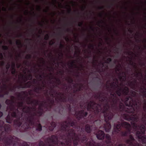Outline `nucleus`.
Returning a JSON list of instances; mask_svg holds the SVG:
<instances>
[{"label": "nucleus", "mask_w": 146, "mask_h": 146, "mask_svg": "<svg viewBox=\"0 0 146 146\" xmlns=\"http://www.w3.org/2000/svg\"><path fill=\"white\" fill-rule=\"evenodd\" d=\"M52 90L50 92L51 93L50 94V95L51 96L54 97V93H55L56 95H57L60 96L59 97L58 96L57 97L59 100L63 102H66V97H62L64 96V93L61 92L58 93L56 92V90H52Z\"/></svg>", "instance_id": "f8f14e48"}, {"label": "nucleus", "mask_w": 146, "mask_h": 146, "mask_svg": "<svg viewBox=\"0 0 146 146\" xmlns=\"http://www.w3.org/2000/svg\"><path fill=\"white\" fill-rule=\"evenodd\" d=\"M98 62V60L96 59H94L93 61V64H95L96 62Z\"/></svg>", "instance_id": "13d9d810"}, {"label": "nucleus", "mask_w": 146, "mask_h": 146, "mask_svg": "<svg viewBox=\"0 0 146 146\" xmlns=\"http://www.w3.org/2000/svg\"><path fill=\"white\" fill-rule=\"evenodd\" d=\"M23 105L24 102L23 101L19 102H17L18 108H17L18 109V110H19V109L22 110V111H20V112H22L23 113H23H24V112L23 111V107L25 106H24ZM23 117V116L21 118H21H22Z\"/></svg>", "instance_id": "aec40b11"}, {"label": "nucleus", "mask_w": 146, "mask_h": 146, "mask_svg": "<svg viewBox=\"0 0 146 146\" xmlns=\"http://www.w3.org/2000/svg\"><path fill=\"white\" fill-rule=\"evenodd\" d=\"M16 88H15V86L13 88L11 89V91L12 92H15V89Z\"/></svg>", "instance_id": "4d7b16f0"}, {"label": "nucleus", "mask_w": 146, "mask_h": 146, "mask_svg": "<svg viewBox=\"0 0 146 146\" xmlns=\"http://www.w3.org/2000/svg\"><path fill=\"white\" fill-rule=\"evenodd\" d=\"M87 103V110L93 112V114L90 115L88 119V121L93 123V124H86L85 126L86 131L90 133L92 130H95L98 127L101 128L102 126L106 132H109L111 128L110 121L111 119L112 115L109 116L107 113L109 109L108 103L106 104L103 112L101 113V106L97 104L95 102L90 101Z\"/></svg>", "instance_id": "f03ea898"}, {"label": "nucleus", "mask_w": 146, "mask_h": 146, "mask_svg": "<svg viewBox=\"0 0 146 146\" xmlns=\"http://www.w3.org/2000/svg\"><path fill=\"white\" fill-rule=\"evenodd\" d=\"M15 99L11 100L10 106L9 108L10 110L12 112H9L8 115L5 118L6 122L9 123H11L13 120V118H15L16 119L14 120V123L15 125H17L19 126L21 123L20 122L21 118L23 116V113L20 112L18 108L13 105V104L15 103Z\"/></svg>", "instance_id": "20e7f679"}, {"label": "nucleus", "mask_w": 146, "mask_h": 146, "mask_svg": "<svg viewBox=\"0 0 146 146\" xmlns=\"http://www.w3.org/2000/svg\"><path fill=\"white\" fill-rule=\"evenodd\" d=\"M66 80H67L68 82L70 83H72L73 81V79L71 78H69L68 79H66Z\"/></svg>", "instance_id": "72a5a7b5"}, {"label": "nucleus", "mask_w": 146, "mask_h": 146, "mask_svg": "<svg viewBox=\"0 0 146 146\" xmlns=\"http://www.w3.org/2000/svg\"><path fill=\"white\" fill-rule=\"evenodd\" d=\"M81 87H80L79 88H78L77 89H76V90H74L73 91V92L74 93H76V92H78V91H81Z\"/></svg>", "instance_id": "58836bf2"}, {"label": "nucleus", "mask_w": 146, "mask_h": 146, "mask_svg": "<svg viewBox=\"0 0 146 146\" xmlns=\"http://www.w3.org/2000/svg\"><path fill=\"white\" fill-rule=\"evenodd\" d=\"M49 38V35L48 34H47L44 37V39L46 40H47Z\"/></svg>", "instance_id": "a19ab883"}, {"label": "nucleus", "mask_w": 146, "mask_h": 146, "mask_svg": "<svg viewBox=\"0 0 146 146\" xmlns=\"http://www.w3.org/2000/svg\"><path fill=\"white\" fill-rule=\"evenodd\" d=\"M97 71L99 73H101L102 72L103 70L102 69L98 68L97 70Z\"/></svg>", "instance_id": "603ef678"}, {"label": "nucleus", "mask_w": 146, "mask_h": 146, "mask_svg": "<svg viewBox=\"0 0 146 146\" xmlns=\"http://www.w3.org/2000/svg\"><path fill=\"white\" fill-rule=\"evenodd\" d=\"M70 94L71 95V96H69L68 97V100L70 103L72 104L73 105V108H75L76 107L78 101L76 99L74 98V97L75 96V94H74L73 96H72V94L71 93H70Z\"/></svg>", "instance_id": "ddd939ff"}, {"label": "nucleus", "mask_w": 146, "mask_h": 146, "mask_svg": "<svg viewBox=\"0 0 146 146\" xmlns=\"http://www.w3.org/2000/svg\"><path fill=\"white\" fill-rule=\"evenodd\" d=\"M85 104V103L84 102H83V105H82L81 104H80V108H82L83 107Z\"/></svg>", "instance_id": "6e6d98bb"}, {"label": "nucleus", "mask_w": 146, "mask_h": 146, "mask_svg": "<svg viewBox=\"0 0 146 146\" xmlns=\"http://www.w3.org/2000/svg\"><path fill=\"white\" fill-rule=\"evenodd\" d=\"M64 47V45L62 44L61 42H60V48L61 49H62Z\"/></svg>", "instance_id": "de8ad7c7"}, {"label": "nucleus", "mask_w": 146, "mask_h": 146, "mask_svg": "<svg viewBox=\"0 0 146 146\" xmlns=\"http://www.w3.org/2000/svg\"><path fill=\"white\" fill-rule=\"evenodd\" d=\"M10 64L9 63H8L7 65L6 66V68L7 70V71L6 72V73H7L8 70H9L10 67Z\"/></svg>", "instance_id": "f704fd0d"}, {"label": "nucleus", "mask_w": 146, "mask_h": 146, "mask_svg": "<svg viewBox=\"0 0 146 146\" xmlns=\"http://www.w3.org/2000/svg\"><path fill=\"white\" fill-rule=\"evenodd\" d=\"M33 82L34 84H36L37 83V81L36 79H33Z\"/></svg>", "instance_id": "a18cd8bd"}, {"label": "nucleus", "mask_w": 146, "mask_h": 146, "mask_svg": "<svg viewBox=\"0 0 146 146\" xmlns=\"http://www.w3.org/2000/svg\"><path fill=\"white\" fill-rule=\"evenodd\" d=\"M104 23V21L102 20L98 22V25H99V24L100 23Z\"/></svg>", "instance_id": "052dcab7"}, {"label": "nucleus", "mask_w": 146, "mask_h": 146, "mask_svg": "<svg viewBox=\"0 0 146 146\" xmlns=\"http://www.w3.org/2000/svg\"><path fill=\"white\" fill-rule=\"evenodd\" d=\"M11 74H12L15 75L16 73V70L14 68H12Z\"/></svg>", "instance_id": "2f4dec72"}, {"label": "nucleus", "mask_w": 146, "mask_h": 146, "mask_svg": "<svg viewBox=\"0 0 146 146\" xmlns=\"http://www.w3.org/2000/svg\"><path fill=\"white\" fill-rule=\"evenodd\" d=\"M32 56L30 54H27L25 57V58L26 59H31V58Z\"/></svg>", "instance_id": "e433bc0d"}, {"label": "nucleus", "mask_w": 146, "mask_h": 146, "mask_svg": "<svg viewBox=\"0 0 146 146\" xmlns=\"http://www.w3.org/2000/svg\"><path fill=\"white\" fill-rule=\"evenodd\" d=\"M38 110L44 111V110H43V108H42V107L40 106H39V107H38Z\"/></svg>", "instance_id": "c03bdc74"}, {"label": "nucleus", "mask_w": 146, "mask_h": 146, "mask_svg": "<svg viewBox=\"0 0 146 146\" xmlns=\"http://www.w3.org/2000/svg\"><path fill=\"white\" fill-rule=\"evenodd\" d=\"M105 135L104 132L100 130L98 131L96 134V137L98 139L101 140H103L104 139Z\"/></svg>", "instance_id": "f3484780"}, {"label": "nucleus", "mask_w": 146, "mask_h": 146, "mask_svg": "<svg viewBox=\"0 0 146 146\" xmlns=\"http://www.w3.org/2000/svg\"><path fill=\"white\" fill-rule=\"evenodd\" d=\"M74 63L75 61L74 60L72 61V62L70 63V64L72 67H73V66L74 65Z\"/></svg>", "instance_id": "864d4df0"}, {"label": "nucleus", "mask_w": 146, "mask_h": 146, "mask_svg": "<svg viewBox=\"0 0 146 146\" xmlns=\"http://www.w3.org/2000/svg\"><path fill=\"white\" fill-rule=\"evenodd\" d=\"M47 68H49L50 69L49 70V71H51V69H53V68L52 67H48V66H47Z\"/></svg>", "instance_id": "680f3d73"}, {"label": "nucleus", "mask_w": 146, "mask_h": 146, "mask_svg": "<svg viewBox=\"0 0 146 146\" xmlns=\"http://www.w3.org/2000/svg\"><path fill=\"white\" fill-rule=\"evenodd\" d=\"M129 64L130 65L133 66L135 68V69H136V64L135 63H134L133 62L132 60L131 59L129 60Z\"/></svg>", "instance_id": "bb28decb"}, {"label": "nucleus", "mask_w": 146, "mask_h": 146, "mask_svg": "<svg viewBox=\"0 0 146 146\" xmlns=\"http://www.w3.org/2000/svg\"><path fill=\"white\" fill-rule=\"evenodd\" d=\"M3 115V113L2 112L0 111V118Z\"/></svg>", "instance_id": "0e129e2a"}, {"label": "nucleus", "mask_w": 146, "mask_h": 146, "mask_svg": "<svg viewBox=\"0 0 146 146\" xmlns=\"http://www.w3.org/2000/svg\"><path fill=\"white\" fill-rule=\"evenodd\" d=\"M117 84H113V83H110V86H111L110 88V86L108 85H106V87L107 90L109 92H111L112 90L111 89H113L114 90H115L116 88H118V85L116 86Z\"/></svg>", "instance_id": "a211bd4d"}, {"label": "nucleus", "mask_w": 146, "mask_h": 146, "mask_svg": "<svg viewBox=\"0 0 146 146\" xmlns=\"http://www.w3.org/2000/svg\"><path fill=\"white\" fill-rule=\"evenodd\" d=\"M55 79L56 80V81L58 82V84H60V81L59 79L57 78H55Z\"/></svg>", "instance_id": "37998d69"}, {"label": "nucleus", "mask_w": 146, "mask_h": 146, "mask_svg": "<svg viewBox=\"0 0 146 146\" xmlns=\"http://www.w3.org/2000/svg\"><path fill=\"white\" fill-rule=\"evenodd\" d=\"M113 82L112 83L113 84H118V80L116 78H115L113 79Z\"/></svg>", "instance_id": "c9c22d12"}, {"label": "nucleus", "mask_w": 146, "mask_h": 146, "mask_svg": "<svg viewBox=\"0 0 146 146\" xmlns=\"http://www.w3.org/2000/svg\"><path fill=\"white\" fill-rule=\"evenodd\" d=\"M21 94H22L23 95H25L26 94V92L23 91H21L20 93H19L18 95V97L22 98V96Z\"/></svg>", "instance_id": "cd10ccee"}, {"label": "nucleus", "mask_w": 146, "mask_h": 146, "mask_svg": "<svg viewBox=\"0 0 146 146\" xmlns=\"http://www.w3.org/2000/svg\"><path fill=\"white\" fill-rule=\"evenodd\" d=\"M131 91L132 90H131L129 92V95L131 96L127 97L124 99L117 96L115 93H113L112 92L110 93V97L109 100L107 96L104 95V92H100L98 94L95 95L94 97L98 99L100 101L105 103L103 106V108L102 109L101 104L96 103L97 104L101 106L102 109L101 111V113L103 112L106 104L108 103L109 109L108 111L107 112V113L109 116L112 115L111 119L115 114H116V116H121L123 118V114H126L128 110L127 108L130 106L129 105H127L125 104L126 99L128 98H131L133 99L134 98L130 94Z\"/></svg>", "instance_id": "7ed1b4c3"}, {"label": "nucleus", "mask_w": 146, "mask_h": 146, "mask_svg": "<svg viewBox=\"0 0 146 146\" xmlns=\"http://www.w3.org/2000/svg\"><path fill=\"white\" fill-rule=\"evenodd\" d=\"M117 89L115 91V94L117 96L120 97L121 95L122 92L123 93V95L125 96L129 95V96H131L129 95V88L127 86H125L123 89H122L119 86H117Z\"/></svg>", "instance_id": "1a4fd4ad"}, {"label": "nucleus", "mask_w": 146, "mask_h": 146, "mask_svg": "<svg viewBox=\"0 0 146 146\" xmlns=\"http://www.w3.org/2000/svg\"><path fill=\"white\" fill-rule=\"evenodd\" d=\"M36 116L35 117L37 118V119H36L35 120V121L33 122L34 123L33 124H31V125H34L35 121H38L39 120V117L40 116H41L43 114V113H44V111L38 110L36 111Z\"/></svg>", "instance_id": "6ab92c4d"}, {"label": "nucleus", "mask_w": 146, "mask_h": 146, "mask_svg": "<svg viewBox=\"0 0 146 146\" xmlns=\"http://www.w3.org/2000/svg\"><path fill=\"white\" fill-rule=\"evenodd\" d=\"M83 23L82 22H80L78 24V26L80 27H81L83 25Z\"/></svg>", "instance_id": "3c124183"}, {"label": "nucleus", "mask_w": 146, "mask_h": 146, "mask_svg": "<svg viewBox=\"0 0 146 146\" xmlns=\"http://www.w3.org/2000/svg\"><path fill=\"white\" fill-rule=\"evenodd\" d=\"M130 94L134 98H128L126 99L125 104L130 106L127 108L128 110L126 114H123V119L132 121L131 123L133 127L138 130L136 132V135L139 141L143 144H146V135H144L146 126V99H144L143 101V108L145 114L140 109L141 100L138 96L137 92L131 91Z\"/></svg>", "instance_id": "f257e3e1"}, {"label": "nucleus", "mask_w": 146, "mask_h": 146, "mask_svg": "<svg viewBox=\"0 0 146 146\" xmlns=\"http://www.w3.org/2000/svg\"><path fill=\"white\" fill-rule=\"evenodd\" d=\"M58 113L60 114H62L63 113L64 108L62 106L60 105L58 107Z\"/></svg>", "instance_id": "393cba45"}, {"label": "nucleus", "mask_w": 146, "mask_h": 146, "mask_svg": "<svg viewBox=\"0 0 146 146\" xmlns=\"http://www.w3.org/2000/svg\"><path fill=\"white\" fill-rule=\"evenodd\" d=\"M11 131V127L9 124H5L3 121L0 120V141L2 139V137L9 134Z\"/></svg>", "instance_id": "6e6552de"}, {"label": "nucleus", "mask_w": 146, "mask_h": 146, "mask_svg": "<svg viewBox=\"0 0 146 146\" xmlns=\"http://www.w3.org/2000/svg\"><path fill=\"white\" fill-rule=\"evenodd\" d=\"M137 80L135 79L133 81H131L129 82V85L131 88L133 90H135L137 92H138L137 88L139 87L137 84Z\"/></svg>", "instance_id": "dca6fc26"}, {"label": "nucleus", "mask_w": 146, "mask_h": 146, "mask_svg": "<svg viewBox=\"0 0 146 146\" xmlns=\"http://www.w3.org/2000/svg\"><path fill=\"white\" fill-rule=\"evenodd\" d=\"M37 9L39 11H40L41 9L40 6H38Z\"/></svg>", "instance_id": "69168bd1"}, {"label": "nucleus", "mask_w": 146, "mask_h": 146, "mask_svg": "<svg viewBox=\"0 0 146 146\" xmlns=\"http://www.w3.org/2000/svg\"><path fill=\"white\" fill-rule=\"evenodd\" d=\"M52 90L50 92L51 93L50 94V95L51 96L54 97V93H55L56 95H57L60 96L59 97L58 96L57 97L59 100L63 102H66V97H62L64 96V93L61 92L58 93L56 92V90H52Z\"/></svg>", "instance_id": "9b49d317"}, {"label": "nucleus", "mask_w": 146, "mask_h": 146, "mask_svg": "<svg viewBox=\"0 0 146 146\" xmlns=\"http://www.w3.org/2000/svg\"><path fill=\"white\" fill-rule=\"evenodd\" d=\"M56 123L53 121L50 123L49 125H47V127H48V129L50 131H52L54 128L56 126Z\"/></svg>", "instance_id": "4be33fe9"}, {"label": "nucleus", "mask_w": 146, "mask_h": 146, "mask_svg": "<svg viewBox=\"0 0 146 146\" xmlns=\"http://www.w3.org/2000/svg\"><path fill=\"white\" fill-rule=\"evenodd\" d=\"M33 101H34V103L32 104V105L33 104L35 106H36L39 104V100H33Z\"/></svg>", "instance_id": "c85d7f7f"}, {"label": "nucleus", "mask_w": 146, "mask_h": 146, "mask_svg": "<svg viewBox=\"0 0 146 146\" xmlns=\"http://www.w3.org/2000/svg\"><path fill=\"white\" fill-rule=\"evenodd\" d=\"M20 122L21 123L20 127L17 125H15L17 127V129L21 132H24L28 131L30 129L31 126H35L36 128V130L37 131H40L42 130V126L41 124L39 123V120L38 121H35L34 125H31L30 124L28 123V125H27V126L26 125V122H22L21 121Z\"/></svg>", "instance_id": "0eeeda50"}, {"label": "nucleus", "mask_w": 146, "mask_h": 146, "mask_svg": "<svg viewBox=\"0 0 146 146\" xmlns=\"http://www.w3.org/2000/svg\"><path fill=\"white\" fill-rule=\"evenodd\" d=\"M32 110L35 111H36V108L35 107H32L27 106H25L23 109V111L25 114L23 117L21 118V121L26 122V125H28V123L33 124L34 121L36 119L35 116L36 113L35 111L32 112L31 110ZM27 125H26L27 126Z\"/></svg>", "instance_id": "423d86ee"}, {"label": "nucleus", "mask_w": 146, "mask_h": 146, "mask_svg": "<svg viewBox=\"0 0 146 146\" xmlns=\"http://www.w3.org/2000/svg\"><path fill=\"white\" fill-rule=\"evenodd\" d=\"M5 64V62L4 61H2L1 62V66H3Z\"/></svg>", "instance_id": "774afa93"}, {"label": "nucleus", "mask_w": 146, "mask_h": 146, "mask_svg": "<svg viewBox=\"0 0 146 146\" xmlns=\"http://www.w3.org/2000/svg\"><path fill=\"white\" fill-rule=\"evenodd\" d=\"M66 6L69 7V8L68 11V13H71L72 10L70 8V7L69 5H67Z\"/></svg>", "instance_id": "79ce46f5"}, {"label": "nucleus", "mask_w": 146, "mask_h": 146, "mask_svg": "<svg viewBox=\"0 0 146 146\" xmlns=\"http://www.w3.org/2000/svg\"><path fill=\"white\" fill-rule=\"evenodd\" d=\"M135 73V76L136 77H138L139 75L141 76L142 78L143 77V75L142 73L141 72H136Z\"/></svg>", "instance_id": "c756f323"}, {"label": "nucleus", "mask_w": 146, "mask_h": 146, "mask_svg": "<svg viewBox=\"0 0 146 146\" xmlns=\"http://www.w3.org/2000/svg\"><path fill=\"white\" fill-rule=\"evenodd\" d=\"M32 83L31 81H29L25 83L24 85H23L22 84H20L18 85L15 86V88L18 89L20 88H30L32 86Z\"/></svg>", "instance_id": "4468645a"}, {"label": "nucleus", "mask_w": 146, "mask_h": 146, "mask_svg": "<svg viewBox=\"0 0 146 146\" xmlns=\"http://www.w3.org/2000/svg\"><path fill=\"white\" fill-rule=\"evenodd\" d=\"M42 85L41 86H40V84H38V86H37L36 85V87H35L33 89L34 91L37 94H40V91H41L44 89V88L45 86V84L43 82H42Z\"/></svg>", "instance_id": "2eb2a0df"}, {"label": "nucleus", "mask_w": 146, "mask_h": 146, "mask_svg": "<svg viewBox=\"0 0 146 146\" xmlns=\"http://www.w3.org/2000/svg\"><path fill=\"white\" fill-rule=\"evenodd\" d=\"M120 70V69L119 68V66H117V67L116 68V72L119 71Z\"/></svg>", "instance_id": "5fc2aeb1"}, {"label": "nucleus", "mask_w": 146, "mask_h": 146, "mask_svg": "<svg viewBox=\"0 0 146 146\" xmlns=\"http://www.w3.org/2000/svg\"><path fill=\"white\" fill-rule=\"evenodd\" d=\"M4 96V95L0 94V98H3Z\"/></svg>", "instance_id": "338daca9"}, {"label": "nucleus", "mask_w": 146, "mask_h": 146, "mask_svg": "<svg viewBox=\"0 0 146 146\" xmlns=\"http://www.w3.org/2000/svg\"><path fill=\"white\" fill-rule=\"evenodd\" d=\"M131 129V126L129 123L126 122H117L114 124L113 133L117 134L120 132L121 136L127 137L130 134Z\"/></svg>", "instance_id": "39448f33"}, {"label": "nucleus", "mask_w": 146, "mask_h": 146, "mask_svg": "<svg viewBox=\"0 0 146 146\" xmlns=\"http://www.w3.org/2000/svg\"><path fill=\"white\" fill-rule=\"evenodd\" d=\"M16 44L18 46H20L21 47L22 46V44L21 41L20 40L17 41L16 42Z\"/></svg>", "instance_id": "7c9ffc66"}, {"label": "nucleus", "mask_w": 146, "mask_h": 146, "mask_svg": "<svg viewBox=\"0 0 146 146\" xmlns=\"http://www.w3.org/2000/svg\"><path fill=\"white\" fill-rule=\"evenodd\" d=\"M68 110L69 111V112H71V105L70 104H68Z\"/></svg>", "instance_id": "49530a36"}, {"label": "nucleus", "mask_w": 146, "mask_h": 146, "mask_svg": "<svg viewBox=\"0 0 146 146\" xmlns=\"http://www.w3.org/2000/svg\"><path fill=\"white\" fill-rule=\"evenodd\" d=\"M139 92L143 95V97L146 98V88L144 86H141L139 87Z\"/></svg>", "instance_id": "412c9836"}, {"label": "nucleus", "mask_w": 146, "mask_h": 146, "mask_svg": "<svg viewBox=\"0 0 146 146\" xmlns=\"http://www.w3.org/2000/svg\"><path fill=\"white\" fill-rule=\"evenodd\" d=\"M119 78L120 80L124 81L126 79L125 75H121L120 74H119Z\"/></svg>", "instance_id": "a878e982"}, {"label": "nucleus", "mask_w": 146, "mask_h": 146, "mask_svg": "<svg viewBox=\"0 0 146 146\" xmlns=\"http://www.w3.org/2000/svg\"><path fill=\"white\" fill-rule=\"evenodd\" d=\"M31 98L32 97L31 96L27 97L26 101L27 104H32L34 103V101H33V100H31Z\"/></svg>", "instance_id": "b1692460"}, {"label": "nucleus", "mask_w": 146, "mask_h": 146, "mask_svg": "<svg viewBox=\"0 0 146 146\" xmlns=\"http://www.w3.org/2000/svg\"><path fill=\"white\" fill-rule=\"evenodd\" d=\"M75 114L76 118L78 120H80L81 119H84L88 114L87 111H85L84 110L75 111Z\"/></svg>", "instance_id": "9d476101"}, {"label": "nucleus", "mask_w": 146, "mask_h": 146, "mask_svg": "<svg viewBox=\"0 0 146 146\" xmlns=\"http://www.w3.org/2000/svg\"><path fill=\"white\" fill-rule=\"evenodd\" d=\"M3 49L4 50H8L9 49L8 46H2Z\"/></svg>", "instance_id": "4c0bfd02"}, {"label": "nucleus", "mask_w": 146, "mask_h": 146, "mask_svg": "<svg viewBox=\"0 0 146 146\" xmlns=\"http://www.w3.org/2000/svg\"><path fill=\"white\" fill-rule=\"evenodd\" d=\"M107 62H106L107 63H109V62H111L112 61V59L110 58H108L107 59Z\"/></svg>", "instance_id": "ea45409f"}, {"label": "nucleus", "mask_w": 146, "mask_h": 146, "mask_svg": "<svg viewBox=\"0 0 146 146\" xmlns=\"http://www.w3.org/2000/svg\"><path fill=\"white\" fill-rule=\"evenodd\" d=\"M88 48L90 49L91 48L93 49L94 48V45L93 44H91L90 46H88Z\"/></svg>", "instance_id": "8fccbe9b"}, {"label": "nucleus", "mask_w": 146, "mask_h": 146, "mask_svg": "<svg viewBox=\"0 0 146 146\" xmlns=\"http://www.w3.org/2000/svg\"><path fill=\"white\" fill-rule=\"evenodd\" d=\"M5 104L8 105H10L11 104V100L9 99H7L5 102Z\"/></svg>", "instance_id": "473e14b6"}, {"label": "nucleus", "mask_w": 146, "mask_h": 146, "mask_svg": "<svg viewBox=\"0 0 146 146\" xmlns=\"http://www.w3.org/2000/svg\"><path fill=\"white\" fill-rule=\"evenodd\" d=\"M17 68H19L21 66V64H17Z\"/></svg>", "instance_id": "e2e57ef3"}, {"label": "nucleus", "mask_w": 146, "mask_h": 146, "mask_svg": "<svg viewBox=\"0 0 146 146\" xmlns=\"http://www.w3.org/2000/svg\"><path fill=\"white\" fill-rule=\"evenodd\" d=\"M0 58H1V60H2L3 58V54L2 53L0 52Z\"/></svg>", "instance_id": "09e8293b"}, {"label": "nucleus", "mask_w": 146, "mask_h": 146, "mask_svg": "<svg viewBox=\"0 0 146 146\" xmlns=\"http://www.w3.org/2000/svg\"><path fill=\"white\" fill-rule=\"evenodd\" d=\"M15 64L14 63H13L12 65V68H15Z\"/></svg>", "instance_id": "bf43d9fd"}, {"label": "nucleus", "mask_w": 146, "mask_h": 146, "mask_svg": "<svg viewBox=\"0 0 146 146\" xmlns=\"http://www.w3.org/2000/svg\"><path fill=\"white\" fill-rule=\"evenodd\" d=\"M24 76L23 80L25 82H26L27 80H31L32 78V74H30L28 75V77L23 76Z\"/></svg>", "instance_id": "5701e85b"}]
</instances>
